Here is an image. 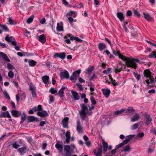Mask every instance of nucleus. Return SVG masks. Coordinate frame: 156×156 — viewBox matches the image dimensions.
Wrapping results in <instances>:
<instances>
[{
    "label": "nucleus",
    "mask_w": 156,
    "mask_h": 156,
    "mask_svg": "<svg viewBox=\"0 0 156 156\" xmlns=\"http://www.w3.org/2000/svg\"><path fill=\"white\" fill-rule=\"evenodd\" d=\"M71 93L72 94V98H73L74 100H79L80 97L76 91L72 90Z\"/></svg>",
    "instance_id": "9b49d317"
},
{
    "label": "nucleus",
    "mask_w": 156,
    "mask_h": 156,
    "mask_svg": "<svg viewBox=\"0 0 156 156\" xmlns=\"http://www.w3.org/2000/svg\"><path fill=\"white\" fill-rule=\"evenodd\" d=\"M90 101L93 105H94L96 104V102L94 98L93 97H91L90 98Z\"/></svg>",
    "instance_id": "3c124183"
},
{
    "label": "nucleus",
    "mask_w": 156,
    "mask_h": 156,
    "mask_svg": "<svg viewBox=\"0 0 156 156\" xmlns=\"http://www.w3.org/2000/svg\"><path fill=\"white\" fill-rule=\"evenodd\" d=\"M69 118L68 117H65L62 121L63 127L66 128L67 127Z\"/></svg>",
    "instance_id": "412c9836"
},
{
    "label": "nucleus",
    "mask_w": 156,
    "mask_h": 156,
    "mask_svg": "<svg viewBox=\"0 0 156 156\" xmlns=\"http://www.w3.org/2000/svg\"><path fill=\"white\" fill-rule=\"evenodd\" d=\"M76 85H77L78 87L79 88L80 90H83V88L82 86L79 83H76Z\"/></svg>",
    "instance_id": "864d4df0"
},
{
    "label": "nucleus",
    "mask_w": 156,
    "mask_h": 156,
    "mask_svg": "<svg viewBox=\"0 0 156 156\" xmlns=\"http://www.w3.org/2000/svg\"><path fill=\"white\" fill-rule=\"evenodd\" d=\"M135 136V135H129L126 137V139L120 144L118 145V149L123 146L124 145L128 143L129 141Z\"/></svg>",
    "instance_id": "39448f33"
},
{
    "label": "nucleus",
    "mask_w": 156,
    "mask_h": 156,
    "mask_svg": "<svg viewBox=\"0 0 156 156\" xmlns=\"http://www.w3.org/2000/svg\"><path fill=\"white\" fill-rule=\"evenodd\" d=\"M104 95L107 98H108L110 93V90L108 89H101Z\"/></svg>",
    "instance_id": "a211bd4d"
},
{
    "label": "nucleus",
    "mask_w": 156,
    "mask_h": 156,
    "mask_svg": "<svg viewBox=\"0 0 156 156\" xmlns=\"http://www.w3.org/2000/svg\"><path fill=\"white\" fill-rule=\"evenodd\" d=\"M111 69L108 68L106 70H105L103 71V73L106 74H108L110 72Z\"/></svg>",
    "instance_id": "bf43d9fd"
},
{
    "label": "nucleus",
    "mask_w": 156,
    "mask_h": 156,
    "mask_svg": "<svg viewBox=\"0 0 156 156\" xmlns=\"http://www.w3.org/2000/svg\"><path fill=\"white\" fill-rule=\"evenodd\" d=\"M148 78H149L148 79L149 80L150 83V84H154V83L155 84L156 81H155V80L153 76H152Z\"/></svg>",
    "instance_id": "58836bf2"
},
{
    "label": "nucleus",
    "mask_w": 156,
    "mask_h": 156,
    "mask_svg": "<svg viewBox=\"0 0 156 156\" xmlns=\"http://www.w3.org/2000/svg\"><path fill=\"white\" fill-rule=\"evenodd\" d=\"M13 147L15 149L18 148L20 146V145L18 144L17 142L16 141L13 143L12 144Z\"/></svg>",
    "instance_id": "37998d69"
},
{
    "label": "nucleus",
    "mask_w": 156,
    "mask_h": 156,
    "mask_svg": "<svg viewBox=\"0 0 156 156\" xmlns=\"http://www.w3.org/2000/svg\"><path fill=\"white\" fill-rule=\"evenodd\" d=\"M130 147L129 145H128L125 147L122 151L124 152H129L130 151Z\"/></svg>",
    "instance_id": "c03bdc74"
},
{
    "label": "nucleus",
    "mask_w": 156,
    "mask_h": 156,
    "mask_svg": "<svg viewBox=\"0 0 156 156\" xmlns=\"http://www.w3.org/2000/svg\"><path fill=\"white\" fill-rule=\"evenodd\" d=\"M105 40L112 47V44H111V42L110 41L108 38H105Z\"/></svg>",
    "instance_id": "0e129e2a"
},
{
    "label": "nucleus",
    "mask_w": 156,
    "mask_h": 156,
    "mask_svg": "<svg viewBox=\"0 0 156 156\" xmlns=\"http://www.w3.org/2000/svg\"><path fill=\"white\" fill-rule=\"evenodd\" d=\"M118 56L123 61H125V64L127 67L133 68L136 69L137 68L136 63H139L140 61L137 58H131L122 55L119 50H118Z\"/></svg>",
    "instance_id": "f257e3e1"
},
{
    "label": "nucleus",
    "mask_w": 156,
    "mask_h": 156,
    "mask_svg": "<svg viewBox=\"0 0 156 156\" xmlns=\"http://www.w3.org/2000/svg\"><path fill=\"white\" fill-rule=\"evenodd\" d=\"M135 111V110L133 107H128V108L125 109H122V110L118 111V115L122 114V115H129V113H133Z\"/></svg>",
    "instance_id": "20e7f679"
},
{
    "label": "nucleus",
    "mask_w": 156,
    "mask_h": 156,
    "mask_svg": "<svg viewBox=\"0 0 156 156\" xmlns=\"http://www.w3.org/2000/svg\"><path fill=\"white\" fill-rule=\"evenodd\" d=\"M5 40L8 42H11L12 41H13V40H14V38L12 37L11 36L10 37H9L8 35H7L5 38Z\"/></svg>",
    "instance_id": "4c0bfd02"
},
{
    "label": "nucleus",
    "mask_w": 156,
    "mask_h": 156,
    "mask_svg": "<svg viewBox=\"0 0 156 156\" xmlns=\"http://www.w3.org/2000/svg\"><path fill=\"white\" fill-rule=\"evenodd\" d=\"M75 12L73 11H70L69 12L66 14V16H73V17H75L76 16V15L75 14Z\"/></svg>",
    "instance_id": "f704fd0d"
},
{
    "label": "nucleus",
    "mask_w": 156,
    "mask_h": 156,
    "mask_svg": "<svg viewBox=\"0 0 156 156\" xmlns=\"http://www.w3.org/2000/svg\"><path fill=\"white\" fill-rule=\"evenodd\" d=\"M94 67L93 66H92L88 68L87 71L88 73H90L94 70Z\"/></svg>",
    "instance_id": "6e6d98bb"
},
{
    "label": "nucleus",
    "mask_w": 156,
    "mask_h": 156,
    "mask_svg": "<svg viewBox=\"0 0 156 156\" xmlns=\"http://www.w3.org/2000/svg\"><path fill=\"white\" fill-rule=\"evenodd\" d=\"M0 55L3 57V58L6 61H7L8 62H10V60L8 58L7 56L5 55V54L4 53H3L0 52Z\"/></svg>",
    "instance_id": "2f4dec72"
},
{
    "label": "nucleus",
    "mask_w": 156,
    "mask_h": 156,
    "mask_svg": "<svg viewBox=\"0 0 156 156\" xmlns=\"http://www.w3.org/2000/svg\"><path fill=\"white\" fill-rule=\"evenodd\" d=\"M60 141L59 140H57L56 143L55 145V147L57 150L59 151L60 152H61L62 151L63 147L62 144H60Z\"/></svg>",
    "instance_id": "ddd939ff"
},
{
    "label": "nucleus",
    "mask_w": 156,
    "mask_h": 156,
    "mask_svg": "<svg viewBox=\"0 0 156 156\" xmlns=\"http://www.w3.org/2000/svg\"><path fill=\"white\" fill-rule=\"evenodd\" d=\"M30 90L32 92V97L34 98L35 97L36 95V94L34 87L30 86Z\"/></svg>",
    "instance_id": "c85d7f7f"
},
{
    "label": "nucleus",
    "mask_w": 156,
    "mask_h": 156,
    "mask_svg": "<svg viewBox=\"0 0 156 156\" xmlns=\"http://www.w3.org/2000/svg\"><path fill=\"white\" fill-rule=\"evenodd\" d=\"M81 109L80 112V113L81 119L83 120H85L87 118V113L88 111V108L84 104L80 105Z\"/></svg>",
    "instance_id": "f03ea898"
},
{
    "label": "nucleus",
    "mask_w": 156,
    "mask_h": 156,
    "mask_svg": "<svg viewBox=\"0 0 156 156\" xmlns=\"http://www.w3.org/2000/svg\"><path fill=\"white\" fill-rule=\"evenodd\" d=\"M140 117L139 115L137 114L136 115L133 116L131 119V121L133 122L137 121Z\"/></svg>",
    "instance_id": "7c9ffc66"
},
{
    "label": "nucleus",
    "mask_w": 156,
    "mask_h": 156,
    "mask_svg": "<svg viewBox=\"0 0 156 156\" xmlns=\"http://www.w3.org/2000/svg\"><path fill=\"white\" fill-rule=\"evenodd\" d=\"M74 36H72L69 34H67L64 37L65 38H67L68 37H69L70 39L71 40H74L75 37Z\"/></svg>",
    "instance_id": "a19ab883"
},
{
    "label": "nucleus",
    "mask_w": 156,
    "mask_h": 156,
    "mask_svg": "<svg viewBox=\"0 0 156 156\" xmlns=\"http://www.w3.org/2000/svg\"><path fill=\"white\" fill-rule=\"evenodd\" d=\"M11 113L12 115L15 117H18L21 114V112H20L14 110H12L11 111Z\"/></svg>",
    "instance_id": "6ab92c4d"
},
{
    "label": "nucleus",
    "mask_w": 156,
    "mask_h": 156,
    "mask_svg": "<svg viewBox=\"0 0 156 156\" xmlns=\"http://www.w3.org/2000/svg\"><path fill=\"white\" fill-rule=\"evenodd\" d=\"M94 153L96 156H102V148L101 146L93 151Z\"/></svg>",
    "instance_id": "6e6552de"
},
{
    "label": "nucleus",
    "mask_w": 156,
    "mask_h": 156,
    "mask_svg": "<svg viewBox=\"0 0 156 156\" xmlns=\"http://www.w3.org/2000/svg\"><path fill=\"white\" fill-rule=\"evenodd\" d=\"M37 115L41 117H44L46 116H48V114L46 111H42L37 112Z\"/></svg>",
    "instance_id": "dca6fc26"
},
{
    "label": "nucleus",
    "mask_w": 156,
    "mask_h": 156,
    "mask_svg": "<svg viewBox=\"0 0 156 156\" xmlns=\"http://www.w3.org/2000/svg\"><path fill=\"white\" fill-rule=\"evenodd\" d=\"M57 30L58 31H62L63 30V24L62 23H58L57 24Z\"/></svg>",
    "instance_id": "5701e85b"
},
{
    "label": "nucleus",
    "mask_w": 156,
    "mask_h": 156,
    "mask_svg": "<svg viewBox=\"0 0 156 156\" xmlns=\"http://www.w3.org/2000/svg\"><path fill=\"white\" fill-rule=\"evenodd\" d=\"M144 116L146 119V120L145 122L146 124L147 125H149L152 121V118L151 115H149L146 114L144 115Z\"/></svg>",
    "instance_id": "1a4fd4ad"
},
{
    "label": "nucleus",
    "mask_w": 156,
    "mask_h": 156,
    "mask_svg": "<svg viewBox=\"0 0 156 156\" xmlns=\"http://www.w3.org/2000/svg\"><path fill=\"white\" fill-rule=\"evenodd\" d=\"M75 148V146L74 144H72L71 146L65 145L64 150L66 152V156H71V154L73 153V150Z\"/></svg>",
    "instance_id": "7ed1b4c3"
},
{
    "label": "nucleus",
    "mask_w": 156,
    "mask_h": 156,
    "mask_svg": "<svg viewBox=\"0 0 156 156\" xmlns=\"http://www.w3.org/2000/svg\"><path fill=\"white\" fill-rule=\"evenodd\" d=\"M65 89V87H62L59 91L58 92V95L60 96V97H62L63 96L64 91Z\"/></svg>",
    "instance_id": "c756f323"
},
{
    "label": "nucleus",
    "mask_w": 156,
    "mask_h": 156,
    "mask_svg": "<svg viewBox=\"0 0 156 156\" xmlns=\"http://www.w3.org/2000/svg\"><path fill=\"white\" fill-rule=\"evenodd\" d=\"M0 117L11 118V115L8 111L0 113Z\"/></svg>",
    "instance_id": "2eb2a0df"
},
{
    "label": "nucleus",
    "mask_w": 156,
    "mask_h": 156,
    "mask_svg": "<svg viewBox=\"0 0 156 156\" xmlns=\"http://www.w3.org/2000/svg\"><path fill=\"white\" fill-rule=\"evenodd\" d=\"M132 13L131 11L128 10L126 13V15L128 16H130L132 15Z\"/></svg>",
    "instance_id": "052dcab7"
},
{
    "label": "nucleus",
    "mask_w": 156,
    "mask_h": 156,
    "mask_svg": "<svg viewBox=\"0 0 156 156\" xmlns=\"http://www.w3.org/2000/svg\"><path fill=\"white\" fill-rule=\"evenodd\" d=\"M139 126V124L138 123H136L134 124L133 126V129H136Z\"/></svg>",
    "instance_id": "13d9d810"
},
{
    "label": "nucleus",
    "mask_w": 156,
    "mask_h": 156,
    "mask_svg": "<svg viewBox=\"0 0 156 156\" xmlns=\"http://www.w3.org/2000/svg\"><path fill=\"white\" fill-rule=\"evenodd\" d=\"M49 92L52 94H54L57 92V91L55 88H51L49 90Z\"/></svg>",
    "instance_id": "de8ad7c7"
},
{
    "label": "nucleus",
    "mask_w": 156,
    "mask_h": 156,
    "mask_svg": "<svg viewBox=\"0 0 156 156\" xmlns=\"http://www.w3.org/2000/svg\"><path fill=\"white\" fill-rule=\"evenodd\" d=\"M118 18L121 22H122L124 19V16L123 14L120 12H118Z\"/></svg>",
    "instance_id": "473e14b6"
},
{
    "label": "nucleus",
    "mask_w": 156,
    "mask_h": 156,
    "mask_svg": "<svg viewBox=\"0 0 156 156\" xmlns=\"http://www.w3.org/2000/svg\"><path fill=\"white\" fill-rule=\"evenodd\" d=\"M7 68L9 70H12L14 69V67L10 63H8L7 65Z\"/></svg>",
    "instance_id": "603ef678"
},
{
    "label": "nucleus",
    "mask_w": 156,
    "mask_h": 156,
    "mask_svg": "<svg viewBox=\"0 0 156 156\" xmlns=\"http://www.w3.org/2000/svg\"><path fill=\"white\" fill-rule=\"evenodd\" d=\"M77 130L78 132L80 133H82L83 132V127L81 125L80 122L79 120L77 122Z\"/></svg>",
    "instance_id": "f8f14e48"
},
{
    "label": "nucleus",
    "mask_w": 156,
    "mask_h": 156,
    "mask_svg": "<svg viewBox=\"0 0 156 156\" xmlns=\"http://www.w3.org/2000/svg\"><path fill=\"white\" fill-rule=\"evenodd\" d=\"M149 57L151 58H156V51H153L149 55Z\"/></svg>",
    "instance_id": "e433bc0d"
},
{
    "label": "nucleus",
    "mask_w": 156,
    "mask_h": 156,
    "mask_svg": "<svg viewBox=\"0 0 156 156\" xmlns=\"http://www.w3.org/2000/svg\"><path fill=\"white\" fill-rule=\"evenodd\" d=\"M144 75L145 77L146 78H148L151 76H152V74H154L149 69H147L145 70L143 72Z\"/></svg>",
    "instance_id": "9d476101"
},
{
    "label": "nucleus",
    "mask_w": 156,
    "mask_h": 156,
    "mask_svg": "<svg viewBox=\"0 0 156 156\" xmlns=\"http://www.w3.org/2000/svg\"><path fill=\"white\" fill-rule=\"evenodd\" d=\"M26 149L27 147L25 146L19 148L18 149L17 151L20 154H23L25 153Z\"/></svg>",
    "instance_id": "b1692460"
},
{
    "label": "nucleus",
    "mask_w": 156,
    "mask_h": 156,
    "mask_svg": "<svg viewBox=\"0 0 156 156\" xmlns=\"http://www.w3.org/2000/svg\"><path fill=\"white\" fill-rule=\"evenodd\" d=\"M102 144L103 147V152L105 153L107 151L108 148V144L107 142L104 140L102 141Z\"/></svg>",
    "instance_id": "393cba45"
},
{
    "label": "nucleus",
    "mask_w": 156,
    "mask_h": 156,
    "mask_svg": "<svg viewBox=\"0 0 156 156\" xmlns=\"http://www.w3.org/2000/svg\"><path fill=\"white\" fill-rule=\"evenodd\" d=\"M144 133L142 132L138 134L137 135L138 138H142L144 136Z\"/></svg>",
    "instance_id": "4d7b16f0"
},
{
    "label": "nucleus",
    "mask_w": 156,
    "mask_h": 156,
    "mask_svg": "<svg viewBox=\"0 0 156 156\" xmlns=\"http://www.w3.org/2000/svg\"><path fill=\"white\" fill-rule=\"evenodd\" d=\"M40 23L42 24H44L46 22V20L45 18H43L40 20Z\"/></svg>",
    "instance_id": "e2e57ef3"
},
{
    "label": "nucleus",
    "mask_w": 156,
    "mask_h": 156,
    "mask_svg": "<svg viewBox=\"0 0 156 156\" xmlns=\"http://www.w3.org/2000/svg\"><path fill=\"white\" fill-rule=\"evenodd\" d=\"M37 38L40 42L42 44L44 43L46 41V38L44 34H42L39 36H37Z\"/></svg>",
    "instance_id": "4468645a"
},
{
    "label": "nucleus",
    "mask_w": 156,
    "mask_h": 156,
    "mask_svg": "<svg viewBox=\"0 0 156 156\" xmlns=\"http://www.w3.org/2000/svg\"><path fill=\"white\" fill-rule=\"evenodd\" d=\"M134 13L135 15H136L137 17L140 16V14L136 10H135L134 11Z\"/></svg>",
    "instance_id": "69168bd1"
},
{
    "label": "nucleus",
    "mask_w": 156,
    "mask_h": 156,
    "mask_svg": "<svg viewBox=\"0 0 156 156\" xmlns=\"http://www.w3.org/2000/svg\"><path fill=\"white\" fill-rule=\"evenodd\" d=\"M60 76L62 79H68L69 78V74L67 70H65L60 72Z\"/></svg>",
    "instance_id": "0eeeda50"
},
{
    "label": "nucleus",
    "mask_w": 156,
    "mask_h": 156,
    "mask_svg": "<svg viewBox=\"0 0 156 156\" xmlns=\"http://www.w3.org/2000/svg\"><path fill=\"white\" fill-rule=\"evenodd\" d=\"M8 22L10 24L12 25L13 24V21L10 17L8 18Z\"/></svg>",
    "instance_id": "680f3d73"
},
{
    "label": "nucleus",
    "mask_w": 156,
    "mask_h": 156,
    "mask_svg": "<svg viewBox=\"0 0 156 156\" xmlns=\"http://www.w3.org/2000/svg\"><path fill=\"white\" fill-rule=\"evenodd\" d=\"M46 124V122L44 121H42L40 122L39 125L41 126H43Z\"/></svg>",
    "instance_id": "338daca9"
},
{
    "label": "nucleus",
    "mask_w": 156,
    "mask_h": 156,
    "mask_svg": "<svg viewBox=\"0 0 156 156\" xmlns=\"http://www.w3.org/2000/svg\"><path fill=\"white\" fill-rule=\"evenodd\" d=\"M3 94L6 98L9 100L10 99V96L9 95L7 92L6 90H5L3 91Z\"/></svg>",
    "instance_id": "a18cd8bd"
},
{
    "label": "nucleus",
    "mask_w": 156,
    "mask_h": 156,
    "mask_svg": "<svg viewBox=\"0 0 156 156\" xmlns=\"http://www.w3.org/2000/svg\"><path fill=\"white\" fill-rule=\"evenodd\" d=\"M20 94L21 96V98L22 99H25L26 98V94L24 91H20Z\"/></svg>",
    "instance_id": "49530a36"
},
{
    "label": "nucleus",
    "mask_w": 156,
    "mask_h": 156,
    "mask_svg": "<svg viewBox=\"0 0 156 156\" xmlns=\"http://www.w3.org/2000/svg\"><path fill=\"white\" fill-rule=\"evenodd\" d=\"M55 58L59 57V58L63 59L65 58L66 56V55L64 52H62L61 53H55L54 55Z\"/></svg>",
    "instance_id": "f3484780"
},
{
    "label": "nucleus",
    "mask_w": 156,
    "mask_h": 156,
    "mask_svg": "<svg viewBox=\"0 0 156 156\" xmlns=\"http://www.w3.org/2000/svg\"><path fill=\"white\" fill-rule=\"evenodd\" d=\"M38 111H41L42 109V106L41 105H39L37 107Z\"/></svg>",
    "instance_id": "774afa93"
},
{
    "label": "nucleus",
    "mask_w": 156,
    "mask_h": 156,
    "mask_svg": "<svg viewBox=\"0 0 156 156\" xmlns=\"http://www.w3.org/2000/svg\"><path fill=\"white\" fill-rule=\"evenodd\" d=\"M8 76L10 78H12L14 77V73L13 72L11 71L9 72L8 73Z\"/></svg>",
    "instance_id": "8fccbe9b"
},
{
    "label": "nucleus",
    "mask_w": 156,
    "mask_h": 156,
    "mask_svg": "<svg viewBox=\"0 0 156 156\" xmlns=\"http://www.w3.org/2000/svg\"><path fill=\"white\" fill-rule=\"evenodd\" d=\"M34 17V15H32L30 17H29L27 20V22L28 23H31L33 20V19Z\"/></svg>",
    "instance_id": "79ce46f5"
},
{
    "label": "nucleus",
    "mask_w": 156,
    "mask_h": 156,
    "mask_svg": "<svg viewBox=\"0 0 156 156\" xmlns=\"http://www.w3.org/2000/svg\"><path fill=\"white\" fill-rule=\"evenodd\" d=\"M49 98L50 100V102L49 103V104H51L54 101V98L52 95H50Z\"/></svg>",
    "instance_id": "5fc2aeb1"
},
{
    "label": "nucleus",
    "mask_w": 156,
    "mask_h": 156,
    "mask_svg": "<svg viewBox=\"0 0 156 156\" xmlns=\"http://www.w3.org/2000/svg\"><path fill=\"white\" fill-rule=\"evenodd\" d=\"M26 118V115L25 114L23 113L21 117V120L20 121V123L21 124L23 123L24 121L25 120Z\"/></svg>",
    "instance_id": "ea45409f"
},
{
    "label": "nucleus",
    "mask_w": 156,
    "mask_h": 156,
    "mask_svg": "<svg viewBox=\"0 0 156 156\" xmlns=\"http://www.w3.org/2000/svg\"><path fill=\"white\" fill-rule=\"evenodd\" d=\"M28 62L29 63V66L31 67H34L35 66L37 63V62H36L32 59L28 60Z\"/></svg>",
    "instance_id": "cd10ccee"
},
{
    "label": "nucleus",
    "mask_w": 156,
    "mask_h": 156,
    "mask_svg": "<svg viewBox=\"0 0 156 156\" xmlns=\"http://www.w3.org/2000/svg\"><path fill=\"white\" fill-rule=\"evenodd\" d=\"M80 73V69H79L73 72L70 78V80L73 82H75Z\"/></svg>",
    "instance_id": "423d86ee"
},
{
    "label": "nucleus",
    "mask_w": 156,
    "mask_h": 156,
    "mask_svg": "<svg viewBox=\"0 0 156 156\" xmlns=\"http://www.w3.org/2000/svg\"><path fill=\"white\" fill-rule=\"evenodd\" d=\"M98 46L100 51H102L106 48V45L104 43H99Z\"/></svg>",
    "instance_id": "bb28decb"
},
{
    "label": "nucleus",
    "mask_w": 156,
    "mask_h": 156,
    "mask_svg": "<svg viewBox=\"0 0 156 156\" xmlns=\"http://www.w3.org/2000/svg\"><path fill=\"white\" fill-rule=\"evenodd\" d=\"M0 28L2 29L3 31L5 32H7L9 31V29L5 25H1Z\"/></svg>",
    "instance_id": "c9c22d12"
},
{
    "label": "nucleus",
    "mask_w": 156,
    "mask_h": 156,
    "mask_svg": "<svg viewBox=\"0 0 156 156\" xmlns=\"http://www.w3.org/2000/svg\"><path fill=\"white\" fill-rule=\"evenodd\" d=\"M109 78L111 80V81H112V85H113V86H116V85L117 83H115V80H114L113 81V79H112V78L111 77V76L110 75L109 76Z\"/></svg>",
    "instance_id": "09e8293b"
},
{
    "label": "nucleus",
    "mask_w": 156,
    "mask_h": 156,
    "mask_svg": "<svg viewBox=\"0 0 156 156\" xmlns=\"http://www.w3.org/2000/svg\"><path fill=\"white\" fill-rule=\"evenodd\" d=\"M144 17L145 19L148 21H150L151 20V17L150 14L147 13H144Z\"/></svg>",
    "instance_id": "72a5a7b5"
},
{
    "label": "nucleus",
    "mask_w": 156,
    "mask_h": 156,
    "mask_svg": "<svg viewBox=\"0 0 156 156\" xmlns=\"http://www.w3.org/2000/svg\"><path fill=\"white\" fill-rule=\"evenodd\" d=\"M27 119L29 122H30L34 121L38 122L39 121V119L37 117H35L33 116H29L28 117Z\"/></svg>",
    "instance_id": "4be33fe9"
},
{
    "label": "nucleus",
    "mask_w": 156,
    "mask_h": 156,
    "mask_svg": "<svg viewBox=\"0 0 156 156\" xmlns=\"http://www.w3.org/2000/svg\"><path fill=\"white\" fill-rule=\"evenodd\" d=\"M49 79V76H43L42 77V79L43 82L45 84H47L48 82Z\"/></svg>",
    "instance_id": "a878e982"
},
{
    "label": "nucleus",
    "mask_w": 156,
    "mask_h": 156,
    "mask_svg": "<svg viewBox=\"0 0 156 156\" xmlns=\"http://www.w3.org/2000/svg\"><path fill=\"white\" fill-rule=\"evenodd\" d=\"M65 136L66 138V139L65 141H64V143L65 144H68L70 142V139L71 138L70 137V133L69 131H67L66 133Z\"/></svg>",
    "instance_id": "aec40b11"
}]
</instances>
